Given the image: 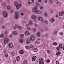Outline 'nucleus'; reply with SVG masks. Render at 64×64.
Returning <instances> with one entry per match:
<instances>
[{"label":"nucleus","mask_w":64,"mask_h":64,"mask_svg":"<svg viewBox=\"0 0 64 64\" xmlns=\"http://www.w3.org/2000/svg\"><path fill=\"white\" fill-rule=\"evenodd\" d=\"M37 6H36L34 7V8L33 9L32 11L34 12H35L36 14H40L42 13V11L40 10H37Z\"/></svg>","instance_id":"obj_1"},{"label":"nucleus","mask_w":64,"mask_h":64,"mask_svg":"<svg viewBox=\"0 0 64 64\" xmlns=\"http://www.w3.org/2000/svg\"><path fill=\"white\" fill-rule=\"evenodd\" d=\"M14 5L16 6V8L18 9L22 7V5L21 4H18V2H15L14 3Z\"/></svg>","instance_id":"obj_2"},{"label":"nucleus","mask_w":64,"mask_h":64,"mask_svg":"<svg viewBox=\"0 0 64 64\" xmlns=\"http://www.w3.org/2000/svg\"><path fill=\"white\" fill-rule=\"evenodd\" d=\"M44 60L42 58H40L39 59V64H44Z\"/></svg>","instance_id":"obj_3"},{"label":"nucleus","mask_w":64,"mask_h":64,"mask_svg":"<svg viewBox=\"0 0 64 64\" xmlns=\"http://www.w3.org/2000/svg\"><path fill=\"white\" fill-rule=\"evenodd\" d=\"M19 14V12H16L15 13V18L16 19H18L19 18V16L18 15Z\"/></svg>","instance_id":"obj_4"},{"label":"nucleus","mask_w":64,"mask_h":64,"mask_svg":"<svg viewBox=\"0 0 64 64\" xmlns=\"http://www.w3.org/2000/svg\"><path fill=\"white\" fill-rule=\"evenodd\" d=\"M9 41V39L8 38H6L4 40V43L5 44H7Z\"/></svg>","instance_id":"obj_5"},{"label":"nucleus","mask_w":64,"mask_h":64,"mask_svg":"<svg viewBox=\"0 0 64 64\" xmlns=\"http://www.w3.org/2000/svg\"><path fill=\"white\" fill-rule=\"evenodd\" d=\"M3 15L4 17H7L8 15L7 12L5 11H4L3 12Z\"/></svg>","instance_id":"obj_6"},{"label":"nucleus","mask_w":64,"mask_h":64,"mask_svg":"<svg viewBox=\"0 0 64 64\" xmlns=\"http://www.w3.org/2000/svg\"><path fill=\"white\" fill-rule=\"evenodd\" d=\"M64 14V12L62 10L60 12L59 16H62Z\"/></svg>","instance_id":"obj_7"},{"label":"nucleus","mask_w":64,"mask_h":64,"mask_svg":"<svg viewBox=\"0 0 64 64\" xmlns=\"http://www.w3.org/2000/svg\"><path fill=\"white\" fill-rule=\"evenodd\" d=\"M35 38V36H32L30 37V39L32 41H34Z\"/></svg>","instance_id":"obj_8"},{"label":"nucleus","mask_w":64,"mask_h":64,"mask_svg":"<svg viewBox=\"0 0 64 64\" xmlns=\"http://www.w3.org/2000/svg\"><path fill=\"white\" fill-rule=\"evenodd\" d=\"M36 58V56H33L32 58V61H33V62L35 61V60Z\"/></svg>","instance_id":"obj_9"},{"label":"nucleus","mask_w":64,"mask_h":64,"mask_svg":"<svg viewBox=\"0 0 64 64\" xmlns=\"http://www.w3.org/2000/svg\"><path fill=\"white\" fill-rule=\"evenodd\" d=\"M38 20H39V21H42L43 19H42V18L40 16H39L38 17Z\"/></svg>","instance_id":"obj_10"},{"label":"nucleus","mask_w":64,"mask_h":64,"mask_svg":"<svg viewBox=\"0 0 64 64\" xmlns=\"http://www.w3.org/2000/svg\"><path fill=\"white\" fill-rule=\"evenodd\" d=\"M41 35V34L40 32H38L36 34V36L38 37H39L40 36V35Z\"/></svg>","instance_id":"obj_11"},{"label":"nucleus","mask_w":64,"mask_h":64,"mask_svg":"<svg viewBox=\"0 0 64 64\" xmlns=\"http://www.w3.org/2000/svg\"><path fill=\"white\" fill-rule=\"evenodd\" d=\"M19 53H20V54H23L24 53V51L23 50H21L19 52Z\"/></svg>","instance_id":"obj_12"},{"label":"nucleus","mask_w":64,"mask_h":64,"mask_svg":"<svg viewBox=\"0 0 64 64\" xmlns=\"http://www.w3.org/2000/svg\"><path fill=\"white\" fill-rule=\"evenodd\" d=\"M30 39H28L26 41L27 44H29L30 42Z\"/></svg>","instance_id":"obj_13"},{"label":"nucleus","mask_w":64,"mask_h":64,"mask_svg":"<svg viewBox=\"0 0 64 64\" xmlns=\"http://www.w3.org/2000/svg\"><path fill=\"white\" fill-rule=\"evenodd\" d=\"M32 50L34 52H37L38 51V49L37 48H33L32 49Z\"/></svg>","instance_id":"obj_14"},{"label":"nucleus","mask_w":64,"mask_h":64,"mask_svg":"<svg viewBox=\"0 0 64 64\" xmlns=\"http://www.w3.org/2000/svg\"><path fill=\"white\" fill-rule=\"evenodd\" d=\"M30 33L28 32H26L24 34L26 36H28L29 35Z\"/></svg>","instance_id":"obj_15"},{"label":"nucleus","mask_w":64,"mask_h":64,"mask_svg":"<svg viewBox=\"0 0 64 64\" xmlns=\"http://www.w3.org/2000/svg\"><path fill=\"white\" fill-rule=\"evenodd\" d=\"M55 21V19L53 18H52L50 19V22L52 23H53Z\"/></svg>","instance_id":"obj_16"},{"label":"nucleus","mask_w":64,"mask_h":64,"mask_svg":"<svg viewBox=\"0 0 64 64\" xmlns=\"http://www.w3.org/2000/svg\"><path fill=\"white\" fill-rule=\"evenodd\" d=\"M61 53V52H57L56 54L57 56H59V55H60V54Z\"/></svg>","instance_id":"obj_17"},{"label":"nucleus","mask_w":64,"mask_h":64,"mask_svg":"<svg viewBox=\"0 0 64 64\" xmlns=\"http://www.w3.org/2000/svg\"><path fill=\"white\" fill-rule=\"evenodd\" d=\"M34 3V2H30V1H29L28 2H27V4L28 5H30V4L31 3Z\"/></svg>","instance_id":"obj_18"},{"label":"nucleus","mask_w":64,"mask_h":64,"mask_svg":"<svg viewBox=\"0 0 64 64\" xmlns=\"http://www.w3.org/2000/svg\"><path fill=\"white\" fill-rule=\"evenodd\" d=\"M16 59L17 61H19L20 60V57L19 56H17L16 58Z\"/></svg>","instance_id":"obj_19"},{"label":"nucleus","mask_w":64,"mask_h":64,"mask_svg":"<svg viewBox=\"0 0 64 64\" xmlns=\"http://www.w3.org/2000/svg\"><path fill=\"white\" fill-rule=\"evenodd\" d=\"M0 38H4V34H2L0 36Z\"/></svg>","instance_id":"obj_20"},{"label":"nucleus","mask_w":64,"mask_h":64,"mask_svg":"<svg viewBox=\"0 0 64 64\" xmlns=\"http://www.w3.org/2000/svg\"><path fill=\"white\" fill-rule=\"evenodd\" d=\"M32 19H36V16L34 15H33L32 16Z\"/></svg>","instance_id":"obj_21"},{"label":"nucleus","mask_w":64,"mask_h":64,"mask_svg":"<svg viewBox=\"0 0 64 64\" xmlns=\"http://www.w3.org/2000/svg\"><path fill=\"white\" fill-rule=\"evenodd\" d=\"M24 40L22 39H20V43H22V42H23Z\"/></svg>","instance_id":"obj_22"},{"label":"nucleus","mask_w":64,"mask_h":64,"mask_svg":"<svg viewBox=\"0 0 64 64\" xmlns=\"http://www.w3.org/2000/svg\"><path fill=\"white\" fill-rule=\"evenodd\" d=\"M18 25H17L16 24H15V26H14L13 27V28L14 29H16V28H18Z\"/></svg>","instance_id":"obj_23"},{"label":"nucleus","mask_w":64,"mask_h":64,"mask_svg":"<svg viewBox=\"0 0 64 64\" xmlns=\"http://www.w3.org/2000/svg\"><path fill=\"white\" fill-rule=\"evenodd\" d=\"M8 46L10 47V48H11V47H12L13 46L12 45V43L8 45Z\"/></svg>","instance_id":"obj_24"},{"label":"nucleus","mask_w":64,"mask_h":64,"mask_svg":"<svg viewBox=\"0 0 64 64\" xmlns=\"http://www.w3.org/2000/svg\"><path fill=\"white\" fill-rule=\"evenodd\" d=\"M59 34L60 36H63V33L62 32H60L59 33Z\"/></svg>","instance_id":"obj_25"},{"label":"nucleus","mask_w":64,"mask_h":64,"mask_svg":"<svg viewBox=\"0 0 64 64\" xmlns=\"http://www.w3.org/2000/svg\"><path fill=\"white\" fill-rule=\"evenodd\" d=\"M50 60H46V62H47V63H49V62H50Z\"/></svg>","instance_id":"obj_26"},{"label":"nucleus","mask_w":64,"mask_h":64,"mask_svg":"<svg viewBox=\"0 0 64 64\" xmlns=\"http://www.w3.org/2000/svg\"><path fill=\"white\" fill-rule=\"evenodd\" d=\"M24 63H28V61L27 60H24L23 62Z\"/></svg>","instance_id":"obj_27"},{"label":"nucleus","mask_w":64,"mask_h":64,"mask_svg":"<svg viewBox=\"0 0 64 64\" xmlns=\"http://www.w3.org/2000/svg\"><path fill=\"white\" fill-rule=\"evenodd\" d=\"M13 34L14 35H16L17 34V32H16V31L14 32H13Z\"/></svg>","instance_id":"obj_28"},{"label":"nucleus","mask_w":64,"mask_h":64,"mask_svg":"<svg viewBox=\"0 0 64 64\" xmlns=\"http://www.w3.org/2000/svg\"><path fill=\"white\" fill-rule=\"evenodd\" d=\"M53 44L54 45H55V46H56V45H57L58 44L56 42H54L53 43Z\"/></svg>","instance_id":"obj_29"},{"label":"nucleus","mask_w":64,"mask_h":64,"mask_svg":"<svg viewBox=\"0 0 64 64\" xmlns=\"http://www.w3.org/2000/svg\"><path fill=\"white\" fill-rule=\"evenodd\" d=\"M30 47L31 48H34V46L31 45L30 46Z\"/></svg>","instance_id":"obj_30"},{"label":"nucleus","mask_w":64,"mask_h":64,"mask_svg":"<svg viewBox=\"0 0 64 64\" xmlns=\"http://www.w3.org/2000/svg\"><path fill=\"white\" fill-rule=\"evenodd\" d=\"M20 37L21 38H23V37H24V34H22L20 35Z\"/></svg>","instance_id":"obj_31"},{"label":"nucleus","mask_w":64,"mask_h":64,"mask_svg":"<svg viewBox=\"0 0 64 64\" xmlns=\"http://www.w3.org/2000/svg\"><path fill=\"white\" fill-rule=\"evenodd\" d=\"M7 33H8V32L7 31H6L4 32V34H5V35H7Z\"/></svg>","instance_id":"obj_32"},{"label":"nucleus","mask_w":64,"mask_h":64,"mask_svg":"<svg viewBox=\"0 0 64 64\" xmlns=\"http://www.w3.org/2000/svg\"><path fill=\"white\" fill-rule=\"evenodd\" d=\"M47 52L48 53H50L51 52V50H47Z\"/></svg>","instance_id":"obj_33"},{"label":"nucleus","mask_w":64,"mask_h":64,"mask_svg":"<svg viewBox=\"0 0 64 64\" xmlns=\"http://www.w3.org/2000/svg\"><path fill=\"white\" fill-rule=\"evenodd\" d=\"M8 54H5L4 56L5 57H8Z\"/></svg>","instance_id":"obj_34"},{"label":"nucleus","mask_w":64,"mask_h":64,"mask_svg":"<svg viewBox=\"0 0 64 64\" xmlns=\"http://www.w3.org/2000/svg\"><path fill=\"white\" fill-rule=\"evenodd\" d=\"M5 2H3L2 4V6H5Z\"/></svg>","instance_id":"obj_35"},{"label":"nucleus","mask_w":64,"mask_h":64,"mask_svg":"<svg viewBox=\"0 0 64 64\" xmlns=\"http://www.w3.org/2000/svg\"><path fill=\"white\" fill-rule=\"evenodd\" d=\"M22 27L21 26H19L18 27V29H19V30H21V29H22Z\"/></svg>","instance_id":"obj_36"},{"label":"nucleus","mask_w":64,"mask_h":64,"mask_svg":"<svg viewBox=\"0 0 64 64\" xmlns=\"http://www.w3.org/2000/svg\"><path fill=\"white\" fill-rule=\"evenodd\" d=\"M32 21H30L29 22V24H30V25H31V24H32Z\"/></svg>","instance_id":"obj_37"},{"label":"nucleus","mask_w":64,"mask_h":64,"mask_svg":"<svg viewBox=\"0 0 64 64\" xmlns=\"http://www.w3.org/2000/svg\"><path fill=\"white\" fill-rule=\"evenodd\" d=\"M27 28L28 30H31V28L30 27H28Z\"/></svg>","instance_id":"obj_38"},{"label":"nucleus","mask_w":64,"mask_h":64,"mask_svg":"<svg viewBox=\"0 0 64 64\" xmlns=\"http://www.w3.org/2000/svg\"><path fill=\"white\" fill-rule=\"evenodd\" d=\"M59 46L60 48H62V45L61 44H60L59 45Z\"/></svg>","instance_id":"obj_39"},{"label":"nucleus","mask_w":64,"mask_h":64,"mask_svg":"<svg viewBox=\"0 0 64 64\" xmlns=\"http://www.w3.org/2000/svg\"><path fill=\"white\" fill-rule=\"evenodd\" d=\"M44 36H45V37H48V34H45L44 35Z\"/></svg>","instance_id":"obj_40"},{"label":"nucleus","mask_w":64,"mask_h":64,"mask_svg":"<svg viewBox=\"0 0 64 64\" xmlns=\"http://www.w3.org/2000/svg\"><path fill=\"white\" fill-rule=\"evenodd\" d=\"M16 63V60H14L13 61V64H15Z\"/></svg>","instance_id":"obj_41"},{"label":"nucleus","mask_w":64,"mask_h":64,"mask_svg":"<svg viewBox=\"0 0 64 64\" xmlns=\"http://www.w3.org/2000/svg\"><path fill=\"white\" fill-rule=\"evenodd\" d=\"M2 29H4V28H5V26H2Z\"/></svg>","instance_id":"obj_42"},{"label":"nucleus","mask_w":64,"mask_h":64,"mask_svg":"<svg viewBox=\"0 0 64 64\" xmlns=\"http://www.w3.org/2000/svg\"><path fill=\"white\" fill-rule=\"evenodd\" d=\"M50 2V3H53V1L52 0H49Z\"/></svg>","instance_id":"obj_43"},{"label":"nucleus","mask_w":64,"mask_h":64,"mask_svg":"<svg viewBox=\"0 0 64 64\" xmlns=\"http://www.w3.org/2000/svg\"><path fill=\"white\" fill-rule=\"evenodd\" d=\"M34 26L35 27H38V24H36L34 25Z\"/></svg>","instance_id":"obj_44"},{"label":"nucleus","mask_w":64,"mask_h":64,"mask_svg":"<svg viewBox=\"0 0 64 64\" xmlns=\"http://www.w3.org/2000/svg\"><path fill=\"white\" fill-rule=\"evenodd\" d=\"M32 30H33L34 31H36V29L35 28H32Z\"/></svg>","instance_id":"obj_45"},{"label":"nucleus","mask_w":64,"mask_h":64,"mask_svg":"<svg viewBox=\"0 0 64 64\" xmlns=\"http://www.w3.org/2000/svg\"><path fill=\"white\" fill-rule=\"evenodd\" d=\"M44 2L46 4H47V3H48V2H47V0H44Z\"/></svg>","instance_id":"obj_46"},{"label":"nucleus","mask_w":64,"mask_h":64,"mask_svg":"<svg viewBox=\"0 0 64 64\" xmlns=\"http://www.w3.org/2000/svg\"><path fill=\"white\" fill-rule=\"evenodd\" d=\"M56 49L58 51H59L60 50V48L59 47H57L56 48Z\"/></svg>","instance_id":"obj_47"},{"label":"nucleus","mask_w":64,"mask_h":64,"mask_svg":"<svg viewBox=\"0 0 64 64\" xmlns=\"http://www.w3.org/2000/svg\"><path fill=\"white\" fill-rule=\"evenodd\" d=\"M57 34V32H54V35H56V34Z\"/></svg>","instance_id":"obj_48"},{"label":"nucleus","mask_w":64,"mask_h":64,"mask_svg":"<svg viewBox=\"0 0 64 64\" xmlns=\"http://www.w3.org/2000/svg\"><path fill=\"white\" fill-rule=\"evenodd\" d=\"M26 49H29V46H26Z\"/></svg>","instance_id":"obj_49"},{"label":"nucleus","mask_w":64,"mask_h":64,"mask_svg":"<svg viewBox=\"0 0 64 64\" xmlns=\"http://www.w3.org/2000/svg\"><path fill=\"white\" fill-rule=\"evenodd\" d=\"M44 15L45 16H48V14H47V13H46L44 14Z\"/></svg>","instance_id":"obj_50"},{"label":"nucleus","mask_w":64,"mask_h":64,"mask_svg":"<svg viewBox=\"0 0 64 64\" xmlns=\"http://www.w3.org/2000/svg\"><path fill=\"white\" fill-rule=\"evenodd\" d=\"M40 9H42L43 8V6H40Z\"/></svg>","instance_id":"obj_51"},{"label":"nucleus","mask_w":64,"mask_h":64,"mask_svg":"<svg viewBox=\"0 0 64 64\" xmlns=\"http://www.w3.org/2000/svg\"><path fill=\"white\" fill-rule=\"evenodd\" d=\"M7 8L8 9V10H9L10 9V6H8L7 7Z\"/></svg>","instance_id":"obj_52"},{"label":"nucleus","mask_w":64,"mask_h":64,"mask_svg":"<svg viewBox=\"0 0 64 64\" xmlns=\"http://www.w3.org/2000/svg\"><path fill=\"white\" fill-rule=\"evenodd\" d=\"M56 64H59V62L58 61H56Z\"/></svg>","instance_id":"obj_53"},{"label":"nucleus","mask_w":64,"mask_h":64,"mask_svg":"<svg viewBox=\"0 0 64 64\" xmlns=\"http://www.w3.org/2000/svg\"><path fill=\"white\" fill-rule=\"evenodd\" d=\"M45 23L46 24H48V21H47V20H46L45 21Z\"/></svg>","instance_id":"obj_54"},{"label":"nucleus","mask_w":64,"mask_h":64,"mask_svg":"<svg viewBox=\"0 0 64 64\" xmlns=\"http://www.w3.org/2000/svg\"><path fill=\"white\" fill-rule=\"evenodd\" d=\"M28 25H29V24H26V27H28Z\"/></svg>","instance_id":"obj_55"},{"label":"nucleus","mask_w":64,"mask_h":64,"mask_svg":"<svg viewBox=\"0 0 64 64\" xmlns=\"http://www.w3.org/2000/svg\"><path fill=\"white\" fill-rule=\"evenodd\" d=\"M53 11L52 10H51V13H53Z\"/></svg>","instance_id":"obj_56"},{"label":"nucleus","mask_w":64,"mask_h":64,"mask_svg":"<svg viewBox=\"0 0 64 64\" xmlns=\"http://www.w3.org/2000/svg\"><path fill=\"white\" fill-rule=\"evenodd\" d=\"M21 15H24V14L22 13H21L20 14Z\"/></svg>","instance_id":"obj_57"},{"label":"nucleus","mask_w":64,"mask_h":64,"mask_svg":"<svg viewBox=\"0 0 64 64\" xmlns=\"http://www.w3.org/2000/svg\"><path fill=\"white\" fill-rule=\"evenodd\" d=\"M30 0H29V1H30ZM32 2H34V0H30Z\"/></svg>","instance_id":"obj_58"},{"label":"nucleus","mask_w":64,"mask_h":64,"mask_svg":"<svg viewBox=\"0 0 64 64\" xmlns=\"http://www.w3.org/2000/svg\"><path fill=\"white\" fill-rule=\"evenodd\" d=\"M13 12V10H11L10 11V12L11 13H12Z\"/></svg>","instance_id":"obj_59"},{"label":"nucleus","mask_w":64,"mask_h":64,"mask_svg":"<svg viewBox=\"0 0 64 64\" xmlns=\"http://www.w3.org/2000/svg\"><path fill=\"white\" fill-rule=\"evenodd\" d=\"M4 53H6V50H5L4 51Z\"/></svg>","instance_id":"obj_60"},{"label":"nucleus","mask_w":64,"mask_h":64,"mask_svg":"<svg viewBox=\"0 0 64 64\" xmlns=\"http://www.w3.org/2000/svg\"><path fill=\"white\" fill-rule=\"evenodd\" d=\"M36 5L38 6L39 5H40V4H38H38L36 3Z\"/></svg>","instance_id":"obj_61"},{"label":"nucleus","mask_w":64,"mask_h":64,"mask_svg":"<svg viewBox=\"0 0 64 64\" xmlns=\"http://www.w3.org/2000/svg\"><path fill=\"white\" fill-rule=\"evenodd\" d=\"M38 1L39 2H41V0H38Z\"/></svg>","instance_id":"obj_62"},{"label":"nucleus","mask_w":64,"mask_h":64,"mask_svg":"<svg viewBox=\"0 0 64 64\" xmlns=\"http://www.w3.org/2000/svg\"><path fill=\"white\" fill-rule=\"evenodd\" d=\"M12 36L11 35H10V37H12Z\"/></svg>","instance_id":"obj_63"},{"label":"nucleus","mask_w":64,"mask_h":64,"mask_svg":"<svg viewBox=\"0 0 64 64\" xmlns=\"http://www.w3.org/2000/svg\"><path fill=\"white\" fill-rule=\"evenodd\" d=\"M62 48H63V50H64V46L62 47Z\"/></svg>","instance_id":"obj_64"}]
</instances>
